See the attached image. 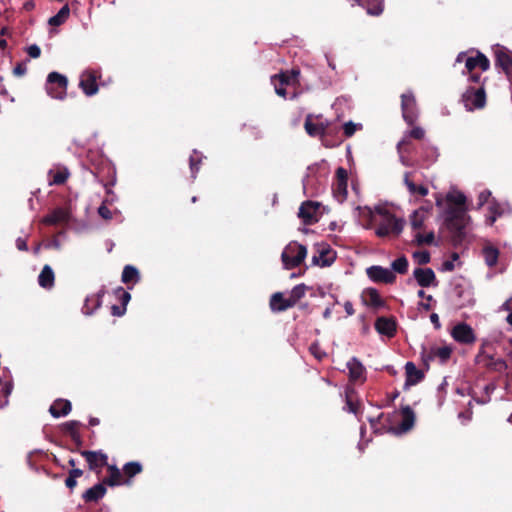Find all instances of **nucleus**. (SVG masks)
Instances as JSON below:
<instances>
[{
	"label": "nucleus",
	"mask_w": 512,
	"mask_h": 512,
	"mask_svg": "<svg viewBox=\"0 0 512 512\" xmlns=\"http://www.w3.org/2000/svg\"><path fill=\"white\" fill-rule=\"evenodd\" d=\"M356 211L362 226L366 229L374 228L378 237L398 236L404 228L405 221L397 218L387 204H379L374 208L359 206Z\"/></svg>",
	"instance_id": "1"
},
{
	"label": "nucleus",
	"mask_w": 512,
	"mask_h": 512,
	"mask_svg": "<svg viewBox=\"0 0 512 512\" xmlns=\"http://www.w3.org/2000/svg\"><path fill=\"white\" fill-rule=\"evenodd\" d=\"M466 197L460 191H450L445 199L436 196V205L442 209V216L450 229L460 232L469 223L470 217L465 208Z\"/></svg>",
	"instance_id": "2"
},
{
	"label": "nucleus",
	"mask_w": 512,
	"mask_h": 512,
	"mask_svg": "<svg viewBox=\"0 0 512 512\" xmlns=\"http://www.w3.org/2000/svg\"><path fill=\"white\" fill-rule=\"evenodd\" d=\"M464 63L465 70L463 74H468V81L478 83L481 79V73L477 72L479 69L481 72L487 71L490 67L488 58L478 51L461 52L457 55L456 63Z\"/></svg>",
	"instance_id": "3"
},
{
	"label": "nucleus",
	"mask_w": 512,
	"mask_h": 512,
	"mask_svg": "<svg viewBox=\"0 0 512 512\" xmlns=\"http://www.w3.org/2000/svg\"><path fill=\"white\" fill-rule=\"evenodd\" d=\"M307 256V249L304 245L292 241L284 248L281 259L286 269H293L300 266Z\"/></svg>",
	"instance_id": "4"
},
{
	"label": "nucleus",
	"mask_w": 512,
	"mask_h": 512,
	"mask_svg": "<svg viewBox=\"0 0 512 512\" xmlns=\"http://www.w3.org/2000/svg\"><path fill=\"white\" fill-rule=\"evenodd\" d=\"M67 86L68 80L66 76L58 72L48 74L45 89L51 98L63 100L67 95Z\"/></svg>",
	"instance_id": "5"
},
{
	"label": "nucleus",
	"mask_w": 512,
	"mask_h": 512,
	"mask_svg": "<svg viewBox=\"0 0 512 512\" xmlns=\"http://www.w3.org/2000/svg\"><path fill=\"white\" fill-rule=\"evenodd\" d=\"M325 213V207L316 201H305L301 204L298 212L299 218L306 225H312L320 220Z\"/></svg>",
	"instance_id": "6"
},
{
	"label": "nucleus",
	"mask_w": 512,
	"mask_h": 512,
	"mask_svg": "<svg viewBox=\"0 0 512 512\" xmlns=\"http://www.w3.org/2000/svg\"><path fill=\"white\" fill-rule=\"evenodd\" d=\"M462 102L468 111L482 109L486 104V93L482 85L469 87L462 95Z\"/></svg>",
	"instance_id": "7"
},
{
	"label": "nucleus",
	"mask_w": 512,
	"mask_h": 512,
	"mask_svg": "<svg viewBox=\"0 0 512 512\" xmlns=\"http://www.w3.org/2000/svg\"><path fill=\"white\" fill-rule=\"evenodd\" d=\"M300 75L299 70H291L290 72H284L271 77V83L274 86L275 92L280 97L286 98L287 91L286 87L294 86L298 82Z\"/></svg>",
	"instance_id": "8"
},
{
	"label": "nucleus",
	"mask_w": 512,
	"mask_h": 512,
	"mask_svg": "<svg viewBox=\"0 0 512 512\" xmlns=\"http://www.w3.org/2000/svg\"><path fill=\"white\" fill-rule=\"evenodd\" d=\"M101 77L98 69L87 68L80 75L79 87L86 96L97 94L99 88L97 80Z\"/></svg>",
	"instance_id": "9"
},
{
	"label": "nucleus",
	"mask_w": 512,
	"mask_h": 512,
	"mask_svg": "<svg viewBox=\"0 0 512 512\" xmlns=\"http://www.w3.org/2000/svg\"><path fill=\"white\" fill-rule=\"evenodd\" d=\"M330 124V121L323 119L321 115L309 114L305 120V130L312 137H322L328 133Z\"/></svg>",
	"instance_id": "10"
},
{
	"label": "nucleus",
	"mask_w": 512,
	"mask_h": 512,
	"mask_svg": "<svg viewBox=\"0 0 512 512\" xmlns=\"http://www.w3.org/2000/svg\"><path fill=\"white\" fill-rule=\"evenodd\" d=\"M401 109L404 120L412 125L417 120L418 113L416 100L412 92H406L401 95Z\"/></svg>",
	"instance_id": "11"
},
{
	"label": "nucleus",
	"mask_w": 512,
	"mask_h": 512,
	"mask_svg": "<svg viewBox=\"0 0 512 512\" xmlns=\"http://www.w3.org/2000/svg\"><path fill=\"white\" fill-rule=\"evenodd\" d=\"M366 273L371 281L378 283H393L396 278L392 270L377 265L368 267Z\"/></svg>",
	"instance_id": "12"
},
{
	"label": "nucleus",
	"mask_w": 512,
	"mask_h": 512,
	"mask_svg": "<svg viewBox=\"0 0 512 512\" xmlns=\"http://www.w3.org/2000/svg\"><path fill=\"white\" fill-rule=\"evenodd\" d=\"M347 181H348V173L347 171L339 167L336 170V180L333 184V193L335 198L339 202H343L347 198Z\"/></svg>",
	"instance_id": "13"
},
{
	"label": "nucleus",
	"mask_w": 512,
	"mask_h": 512,
	"mask_svg": "<svg viewBox=\"0 0 512 512\" xmlns=\"http://www.w3.org/2000/svg\"><path fill=\"white\" fill-rule=\"evenodd\" d=\"M453 339L461 344H472L476 340L473 329L466 323H459L452 329Z\"/></svg>",
	"instance_id": "14"
},
{
	"label": "nucleus",
	"mask_w": 512,
	"mask_h": 512,
	"mask_svg": "<svg viewBox=\"0 0 512 512\" xmlns=\"http://www.w3.org/2000/svg\"><path fill=\"white\" fill-rule=\"evenodd\" d=\"M401 422L393 429L395 434H404L410 431L415 424V413L409 406H404L401 409Z\"/></svg>",
	"instance_id": "15"
},
{
	"label": "nucleus",
	"mask_w": 512,
	"mask_h": 512,
	"mask_svg": "<svg viewBox=\"0 0 512 512\" xmlns=\"http://www.w3.org/2000/svg\"><path fill=\"white\" fill-rule=\"evenodd\" d=\"M335 260V253L327 245H321L317 253L312 256V264L320 267L331 265Z\"/></svg>",
	"instance_id": "16"
},
{
	"label": "nucleus",
	"mask_w": 512,
	"mask_h": 512,
	"mask_svg": "<svg viewBox=\"0 0 512 512\" xmlns=\"http://www.w3.org/2000/svg\"><path fill=\"white\" fill-rule=\"evenodd\" d=\"M414 278L422 287H429L435 284L436 276L431 268H416L413 271Z\"/></svg>",
	"instance_id": "17"
},
{
	"label": "nucleus",
	"mask_w": 512,
	"mask_h": 512,
	"mask_svg": "<svg viewBox=\"0 0 512 512\" xmlns=\"http://www.w3.org/2000/svg\"><path fill=\"white\" fill-rule=\"evenodd\" d=\"M375 329L381 335L393 337L396 332V322L392 318L379 317L375 322Z\"/></svg>",
	"instance_id": "18"
},
{
	"label": "nucleus",
	"mask_w": 512,
	"mask_h": 512,
	"mask_svg": "<svg viewBox=\"0 0 512 512\" xmlns=\"http://www.w3.org/2000/svg\"><path fill=\"white\" fill-rule=\"evenodd\" d=\"M349 370V377L351 381H364L365 380V367L356 358L353 357L347 362Z\"/></svg>",
	"instance_id": "19"
},
{
	"label": "nucleus",
	"mask_w": 512,
	"mask_h": 512,
	"mask_svg": "<svg viewBox=\"0 0 512 512\" xmlns=\"http://www.w3.org/2000/svg\"><path fill=\"white\" fill-rule=\"evenodd\" d=\"M81 454L85 457L90 469H96L107 464V455L100 451H83Z\"/></svg>",
	"instance_id": "20"
},
{
	"label": "nucleus",
	"mask_w": 512,
	"mask_h": 512,
	"mask_svg": "<svg viewBox=\"0 0 512 512\" xmlns=\"http://www.w3.org/2000/svg\"><path fill=\"white\" fill-rule=\"evenodd\" d=\"M411 173L406 172L404 174V184L409 192V194L412 197L420 198L424 197L428 194V188L424 185H417L412 179H411Z\"/></svg>",
	"instance_id": "21"
},
{
	"label": "nucleus",
	"mask_w": 512,
	"mask_h": 512,
	"mask_svg": "<svg viewBox=\"0 0 512 512\" xmlns=\"http://www.w3.org/2000/svg\"><path fill=\"white\" fill-rule=\"evenodd\" d=\"M71 408L72 406L69 400L57 399L50 406L49 411L53 417L59 418L68 415L71 411Z\"/></svg>",
	"instance_id": "22"
},
{
	"label": "nucleus",
	"mask_w": 512,
	"mask_h": 512,
	"mask_svg": "<svg viewBox=\"0 0 512 512\" xmlns=\"http://www.w3.org/2000/svg\"><path fill=\"white\" fill-rule=\"evenodd\" d=\"M362 300L365 305L379 308L384 305V302L379 295L378 291L374 288H367L362 293Z\"/></svg>",
	"instance_id": "23"
},
{
	"label": "nucleus",
	"mask_w": 512,
	"mask_h": 512,
	"mask_svg": "<svg viewBox=\"0 0 512 512\" xmlns=\"http://www.w3.org/2000/svg\"><path fill=\"white\" fill-rule=\"evenodd\" d=\"M406 385H415L423 378V372L419 370L413 362H407L405 365Z\"/></svg>",
	"instance_id": "24"
},
{
	"label": "nucleus",
	"mask_w": 512,
	"mask_h": 512,
	"mask_svg": "<svg viewBox=\"0 0 512 512\" xmlns=\"http://www.w3.org/2000/svg\"><path fill=\"white\" fill-rule=\"evenodd\" d=\"M487 210L488 212L486 214V223L490 226L493 225L497 218L500 217L504 212L503 206L495 199H492L491 202H489L487 205Z\"/></svg>",
	"instance_id": "25"
},
{
	"label": "nucleus",
	"mask_w": 512,
	"mask_h": 512,
	"mask_svg": "<svg viewBox=\"0 0 512 512\" xmlns=\"http://www.w3.org/2000/svg\"><path fill=\"white\" fill-rule=\"evenodd\" d=\"M482 254L487 266L494 267L497 264L499 258V250L494 245L487 242L482 249Z\"/></svg>",
	"instance_id": "26"
},
{
	"label": "nucleus",
	"mask_w": 512,
	"mask_h": 512,
	"mask_svg": "<svg viewBox=\"0 0 512 512\" xmlns=\"http://www.w3.org/2000/svg\"><path fill=\"white\" fill-rule=\"evenodd\" d=\"M55 275L49 265H45L38 276V284L45 289H50L54 285Z\"/></svg>",
	"instance_id": "27"
},
{
	"label": "nucleus",
	"mask_w": 512,
	"mask_h": 512,
	"mask_svg": "<svg viewBox=\"0 0 512 512\" xmlns=\"http://www.w3.org/2000/svg\"><path fill=\"white\" fill-rule=\"evenodd\" d=\"M48 175L50 185H60L67 180L69 172L66 167H56L51 169Z\"/></svg>",
	"instance_id": "28"
},
{
	"label": "nucleus",
	"mask_w": 512,
	"mask_h": 512,
	"mask_svg": "<svg viewBox=\"0 0 512 512\" xmlns=\"http://www.w3.org/2000/svg\"><path fill=\"white\" fill-rule=\"evenodd\" d=\"M289 299L285 298L281 292L274 293L270 299V308L274 312L285 311L291 306H288Z\"/></svg>",
	"instance_id": "29"
},
{
	"label": "nucleus",
	"mask_w": 512,
	"mask_h": 512,
	"mask_svg": "<svg viewBox=\"0 0 512 512\" xmlns=\"http://www.w3.org/2000/svg\"><path fill=\"white\" fill-rule=\"evenodd\" d=\"M102 296H103V291H100L97 294L88 296L85 299V303L82 308L83 313L86 315H91L101 305Z\"/></svg>",
	"instance_id": "30"
},
{
	"label": "nucleus",
	"mask_w": 512,
	"mask_h": 512,
	"mask_svg": "<svg viewBox=\"0 0 512 512\" xmlns=\"http://www.w3.org/2000/svg\"><path fill=\"white\" fill-rule=\"evenodd\" d=\"M496 63L506 74H510L512 72V58L508 51L498 49L496 51Z\"/></svg>",
	"instance_id": "31"
},
{
	"label": "nucleus",
	"mask_w": 512,
	"mask_h": 512,
	"mask_svg": "<svg viewBox=\"0 0 512 512\" xmlns=\"http://www.w3.org/2000/svg\"><path fill=\"white\" fill-rule=\"evenodd\" d=\"M359 5L363 6L367 13L378 16L383 11V0H355Z\"/></svg>",
	"instance_id": "32"
},
{
	"label": "nucleus",
	"mask_w": 512,
	"mask_h": 512,
	"mask_svg": "<svg viewBox=\"0 0 512 512\" xmlns=\"http://www.w3.org/2000/svg\"><path fill=\"white\" fill-rule=\"evenodd\" d=\"M69 220V214L64 209H56L50 215H47L43 222L49 225H55L60 223H66Z\"/></svg>",
	"instance_id": "33"
},
{
	"label": "nucleus",
	"mask_w": 512,
	"mask_h": 512,
	"mask_svg": "<svg viewBox=\"0 0 512 512\" xmlns=\"http://www.w3.org/2000/svg\"><path fill=\"white\" fill-rule=\"evenodd\" d=\"M451 353L452 349L447 345L435 346L430 349L429 358L439 359L440 362L444 363L450 358Z\"/></svg>",
	"instance_id": "34"
},
{
	"label": "nucleus",
	"mask_w": 512,
	"mask_h": 512,
	"mask_svg": "<svg viewBox=\"0 0 512 512\" xmlns=\"http://www.w3.org/2000/svg\"><path fill=\"white\" fill-rule=\"evenodd\" d=\"M430 207H421L415 210L410 216V223L414 230H418L423 226V223L427 217Z\"/></svg>",
	"instance_id": "35"
},
{
	"label": "nucleus",
	"mask_w": 512,
	"mask_h": 512,
	"mask_svg": "<svg viewBox=\"0 0 512 512\" xmlns=\"http://www.w3.org/2000/svg\"><path fill=\"white\" fill-rule=\"evenodd\" d=\"M106 493L104 484H96L89 488L83 495V498L87 502L97 501L101 499Z\"/></svg>",
	"instance_id": "36"
},
{
	"label": "nucleus",
	"mask_w": 512,
	"mask_h": 512,
	"mask_svg": "<svg viewBox=\"0 0 512 512\" xmlns=\"http://www.w3.org/2000/svg\"><path fill=\"white\" fill-rule=\"evenodd\" d=\"M140 280L139 271L132 265H126L122 272V282L125 284L137 283Z\"/></svg>",
	"instance_id": "37"
},
{
	"label": "nucleus",
	"mask_w": 512,
	"mask_h": 512,
	"mask_svg": "<svg viewBox=\"0 0 512 512\" xmlns=\"http://www.w3.org/2000/svg\"><path fill=\"white\" fill-rule=\"evenodd\" d=\"M69 15L70 8L68 5H64L56 15L49 18L48 24L51 26H60L67 21Z\"/></svg>",
	"instance_id": "38"
},
{
	"label": "nucleus",
	"mask_w": 512,
	"mask_h": 512,
	"mask_svg": "<svg viewBox=\"0 0 512 512\" xmlns=\"http://www.w3.org/2000/svg\"><path fill=\"white\" fill-rule=\"evenodd\" d=\"M306 287L303 284L296 285L290 292L288 299V306L293 307L304 295Z\"/></svg>",
	"instance_id": "39"
},
{
	"label": "nucleus",
	"mask_w": 512,
	"mask_h": 512,
	"mask_svg": "<svg viewBox=\"0 0 512 512\" xmlns=\"http://www.w3.org/2000/svg\"><path fill=\"white\" fill-rule=\"evenodd\" d=\"M110 475L108 478L104 480V484H107L109 486H116L121 484V472L116 466H110Z\"/></svg>",
	"instance_id": "40"
},
{
	"label": "nucleus",
	"mask_w": 512,
	"mask_h": 512,
	"mask_svg": "<svg viewBox=\"0 0 512 512\" xmlns=\"http://www.w3.org/2000/svg\"><path fill=\"white\" fill-rule=\"evenodd\" d=\"M202 155L194 150L193 154L190 156V170L192 174V178H196V174L199 170V164L201 163Z\"/></svg>",
	"instance_id": "41"
},
{
	"label": "nucleus",
	"mask_w": 512,
	"mask_h": 512,
	"mask_svg": "<svg viewBox=\"0 0 512 512\" xmlns=\"http://www.w3.org/2000/svg\"><path fill=\"white\" fill-rule=\"evenodd\" d=\"M406 146H407V138L404 137L397 145V149H398L399 156H400V161L404 166H412V163L410 162V160L405 156V153L408 151Z\"/></svg>",
	"instance_id": "42"
},
{
	"label": "nucleus",
	"mask_w": 512,
	"mask_h": 512,
	"mask_svg": "<svg viewBox=\"0 0 512 512\" xmlns=\"http://www.w3.org/2000/svg\"><path fill=\"white\" fill-rule=\"evenodd\" d=\"M392 269L400 274L406 273L408 269V261L406 257L402 256L392 262Z\"/></svg>",
	"instance_id": "43"
},
{
	"label": "nucleus",
	"mask_w": 512,
	"mask_h": 512,
	"mask_svg": "<svg viewBox=\"0 0 512 512\" xmlns=\"http://www.w3.org/2000/svg\"><path fill=\"white\" fill-rule=\"evenodd\" d=\"M123 470L126 475H128L129 477H133L134 475L141 472L142 467L138 462H129L125 464Z\"/></svg>",
	"instance_id": "44"
},
{
	"label": "nucleus",
	"mask_w": 512,
	"mask_h": 512,
	"mask_svg": "<svg viewBox=\"0 0 512 512\" xmlns=\"http://www.w3.org/2000/svg\"><path fill=\"white\" fill-rule=\"evenodd\" d=\"M488 366L497 372H503L507 369L506 362L500 358H498V359L491 358Z\"/></svg>",
	"instance_id": "45"
},
{
	"label": "nucleus",
	"mask_w": 512,
	"mask_h": 512,
	"mask_svg": "<svg viewBox=\"0 0 512 512\" xmlns=\"http://www.w3.org/2000/svg\"><path fill=\"white\" fill-rule=\"evenodd\" d=\"M491 192L487 189L481 191L478 195V208L488 205L492 200Z\"/></svg>",
	"instance_id": "46"
},
{
	"label": "nucleus",
	"mask_w": 512,
	"mask_h": 512,
	"mask_svg": "<svg viewBox=\"0 0 512 512\" xmlns=\"http://www.w3.org/2000/svg\"><path fill=\"white\" fill-rule=\"evenodd\" d=\"M434 238L433 232H429L426 235H422L420 233L415 235V240L418 244H432L434 242Z\"/></svg>",
	"instance_id": "47"
},
{
	"label": "nucleus",
	"mask_w": 512,
	"mask_h": 512,
	"mask_svg": "<svg viewBox=\"0 0 512 512\" xmlns=\"http://www.w3.org/2000/svg\"><path fill=\"white\" fill-rule=\"evenodd\" d=\"M80 425V423L78 421H68L66 422L63 426H64V429L70 433V435L72 436V438H76L78 437V434H77V429H78V426Z\"/></svg>",
	"instance_id": "48"
},
{
	"label": "nucleus",
	"mask_w": 512,
	"mask_h": 512,
	"mask_svg": "<svg viewBox=\"0 0 512 512\" xmlns=\"http://www.w3.org/2000/svg\"><path fill=\"white\" fill-rule=\"evenodd\" d=\"M310 352L319 361H321L322 359H324L326 357V352L324 350H322L321 347L319 346V344H317V343H313L310 346Z\"/></svg>",
	"instance_id": "49"
},
{
	"label": "nucleus",
	"mask_w": 512,
	"mask_h": 512,
	"mask_svg": "<svg viewBox=\"0 0 512 512\" xmlns=\"http://www.w3.org/2000/svg\"><path fill=\"white\" fill-rule=\"evenodd\" d=\"M418 264H426L430 261V254L427 251H418L413 254Z\"/></svg>",
	"instance_id": "50"
},
{
	"label": "nucleus",
	"mask_w": 512,
	"mask_h": 512,
	"mask_svg": "<svg viewBox=\"0 0 512 512\" xmlns=\"http://www.w3.org/2000/svg\"><path fill=\"white\" fill-rule=\"evenodd\" d=\"M115 292L118 295L123 307L125 308L131 299L130 293L125 291L122 287H119Z\"/></svg>",
	"instance_id": "51"
},
{
	"label": "nucleus",
	"mask_w": 512,
	"mask_h": 512,
	"mask_svg": "<svg viewBox=\"0 0 512 512\" xmlns=\"http://www.w3.org/2000/svg\"><path fill=\"white\" fill-rule=\"evenodd\" d=\"M344 409L350 413L357 414V404L354 403L353 398L349 392H346V405Z\"/></svg>",
	"instance_id": "52"
},
{
	"label": "nucleus",
	"mask_w": 512,
	"mask_h": 512,
	"mask_svg": "<svg viewBox=\"0 0 512 512\" xmlns=\"http://www.w3.org/2000/svg\"><path fill=\"white\" fill-rule=\"evenodd\" d=\"M360 127V124H355L351 121L345 123L343 129L346 137H351L355 133V131Z\"/></svg>",
	"instance_id": "53"
},
{
	"label": "nucleus",
	"mask_w": 512,
	"mask_h": 512,
	"mask_svg": "<svg viewBox=\"0 0 512 512\" xmlns=\"http://www.w3.org/2000/svg\"><path fill=\"white\" fill-rule=\"evenodd\" d=\"M404 137L407 138V144L409 143V137H413L415 139H422L424 137V130L420 127H415L407 135Z\"/></svg>",
	"instance_id": "54"
},
{
	"label": "nucleus",
	"mask_w": 512,
	"mask_h": 512,
	"mask_svg": "<svg viewBox=\"0 0 512 512\" xmlns=\"http://www.w3.org/2000/svg\"><path fill=\"white\" fill-rule=\"evenodd\" d=\"M98 213L99 215L103 218V219H106V220H110L112 219V212L107 208V206L105 204H102L99 208H98Z\"/></svg>",
	"instance_id": "55"
},
{
	"label": "nucleus",
	"mask_w": 512,
	"mask_h": 512,
	"mask_svg": "<svg viewBox=\"0 0 512 512\" xmlns=\"http://www.w3.org/2000/svg\"><path fill=\"white\" fill-rule=\"evenodd\" d=\"M27 53L31 58H38L41 54V50L38 45L33 44L27 48Z\"/></svg>",
	"instance_id": "56"
},
{
	"label": "nucleus",
	"mask_w": 512,
	"mask_h": 512,
	"mask_svg": "<svg viewBox=\"0 0 512 512\" xmlns=\"http://www.w3.org/2000/svg\"><path fill=\"white\" fill-rule=\"evenodd\" d=\"M16 247L21 251H26L28 249L27 243L23 238H18L16 240Z\"/></svg>",
	"instance_id": "57"
},
{
	"label": "nucleus",
	"mask_w": 512,
	"mask_h": 512,
	"mask_svg": "<svg viewBox=\"0 0 512 512\" xmlns=\"http://www.w3.org/2000/svg\"><path fill=\"white\" fill-rule=\"evenodd\" d=\"M125 310H126V308H124V307L121 308L117 305L112 306V314L114 316H122L124 314Z\"/></svg>",
	"instance_id": "58"
},
{
	"label": "nucleus",
	"mask_w": 512,
	"mask_h": 512,
	"mask_svg": "<svg viewBox=\"0 0 512 512\" xmlns=\"http://www.w3.org/2000/svg\"><path fill=\"white\" fill-rule=\"evenodd\" d=\"M47 248H52V249H55V250H60L61 249V243L58 239H53L52 241H50L48 244H47Z\"/></svg>",
	"instance_id": "59"
},
{
	"label": "nucleus",
	"mask_w": 512,
	"mask_h": 512,
	"mask_svg": "<svg viewBox=\"0 0 512 512\" xmlns=\"http://www.w3.org/2000/svg\"><path fill=\"white\" fill-rule=\"evenodd\" d=\"M501 310L507 311L509 313L512 312V298L508 299L502 304Z\"/></svg>",
	"instance_id": "60"
},
{
	"label": "nucleus",
	"mask_w": 512,
	"mask_h": 512,
	"mask_svg": "<svg viewBox=\"0 0 512 512\" xmlns=\"http://www.w3.org/2000/svg\"><path fill=\"white\" fill-rule=\"evenodd\" d=\"M458 417L460 420H462L463 423L468 422L471 419V412H460Z\"/></svg>",
	"instance_id": "61"
},
{
	"label": "nucleus",
	"mask_w": 512,
	"mask_h": 512,
	"mask_svg": "<svg viewBox=\"0 0 512 512\" xmlns=\"http://www.w3.org/2000/svg\"><path fill=\"white\" fill-rule=\"evenodd\" d=\"M65 484L68 488L72 489L76 486L77 482H76V478L72 477V476H68L66 481H65Z\"/></svg>",
	"instance_id": "62"
},
{
	"label": "nucleus",
	"mask_w": 512,
	"mask_h": 512,
	"mask_svg": "<svg viewBox=\"0 0 512 512\" xmlns=\"http://www.w3.org/2000/svg\"><path fill=\"white\" fill-rule=\"evenodd\" d=\"M344 309H345L346 313H347L349 316H351V315H353V314H354V308H353V305H352V303H351L350 301H346V302L344 303Z\"/></svg>",
	"instance_id": "63"
},
{
	"label": "nucleus",
	"mask_w": 512,
	"mask_h": 512,
	"mask_svg": "<svg viewBox=\"0 0 512 512\" xmlns=\"http://www.w3.org/2000/svg\"><path fill=\"white\" fill-rule=\"evenodd\" d=\"M430 320L435 325V328H440L439 317L436 313L430 315Z\"/></svg>",
	"instance_id": "64"
}]
</instances>
